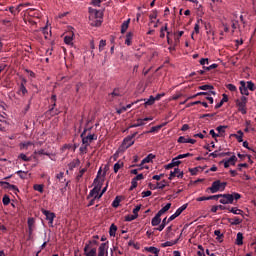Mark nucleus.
I'll return each instance as SVG.
<instances>
[{"instance_id": "nucleus-1", "label": "nucleus", "mask_w": 256, "mask_h": 256, "mask_svg": "<svg viewBox=\"0 0 256 256\" xmlns=\"http://www.w3.org/2000/svg\"><path fill=\"white\" fill-rule=\"evenodd\" d=\"M89 23L92 27H100L103 23V12L97 9L89 8Z\"/></svg>"}, {"instance_id": "nucleus-2", "label": "nucleus", "mask_w": 256, "mask_h": 256, "mask_svg": "<svg viewBox=\"0 0 256 256\" xmlns=\"http://www.w3.org/2000/svg\"><path fill=\"white\" fill-rule=\"evenodd\" d=\"M88 129L85 128L83 130V132L81 133L80 137L82 139V143L83 145H91V143H93V141H97V134H88L87 136H85V133H87Z\"/></svg>"}, {"instance_id": "nucleus-3", "label": "nucleus", "mask_w": 256, "mask_h": 256, "mask_svg": "<svg viewBox=\"0 0 256 256\" xmlns=\"http://www.w3.org/2000/svg\"><path fill=\"white\" fill-rule=\"evenodd\" d=\"M227 187V182H220L219 180H216L212 183L211 187H209V191L211 193H217L219 191H225V188Z\"/></svg>"}, {"instance_id": "nucleus-4", "label": "nucleus", "mask_w": 256, "mask_h": 256, "mask_svg": "<svg viewBox=\"0 0 256 256\" xmlns=\"http://www.w3.org/2000/svg\"><path fill=\"white\" fill-rule=\"evenodd\" d=\"M236 105L238 107V111L242 113V115H247V97L242 96L240 100H236Z\"/></svg>"}, {"instance_id": "nucleus-5", "label": "nucleus", "mask_w": 256, "mask_h": 256, "mask_svg": "<svg viewBox=\"0 0 256 256\" xmlns=\"http://www.w3.org/2000/svg\"><path fill=\"white\" fill-rule=\"evenodd\" d=\"M136 136H137V132L124 138L122 147L124 149H129V147H131L132 145L135 144V140H133V139H135Z\"/></svg>"}, {"instance_id": "nucleus-6", "label": "nucleus", "mask_w": 256, "mask_h": 256, "mask_svg": "<svg viewBox=\"0 0 256 256\" xmlns=\"http://www.w3.org/2000/svg\"><path fill=\"white\" fill-rule=\"evenodd\" d=\"M98 256H109V242L100 244L98 248Z\"/></svg>"}, {"instance_id": "nucleus-7", "label": "nucleus", "mask_w": 256, "mask_h": 256, "mask_svg": "<svg viewBox=\"0 0 256 256\" xmlns=\"http://www.w3.org/2000/svg\"><path fill=\"white\" fill-rule=\"evenodd\" d=\"M220 203L222 205H232L233 203V195L231 194H220Z\"/></svg>"}, {"instance_id": "nucleus-8", "label": "nucleus", "mask_w": 256, "mask_h": 256, "mask_svg": "<svg viewBox=\"0 0 256 256\" xmlns=\"http://www.w3.org/2000/svg\"><path fill=\"white\" fill-rule=\"evenodd\" d=\"M220 163H224L225 169H229V167H231V165L234 166L237 163V156L232 155L230 158L224 159Z\"/></svg>"}, {"instance_id": "nucleus-9", "label": "nucleus", "mask_w": 256, "mask_h": 256, "mask_svg": "<svg viewBox=\"0 0 256 256\" xmlns=\"http://www.w3.org/2000/svg\"><path fill=\"white\" fill-rule=\"evenodd\" d=\"M99 191H101V185H96L89 193V197H93V199H101V194H99Z\"/></svg>"}, {"instance_id": "nucleus-10", "label": "nucleus", "mask_w": 256, "mask_h": 256, "mask_svg": "<svg viewBox=\"0 0 256 256\" xmlns=\"http://www.w3.org/2000/svg\"><path fill=\"white\" fill-rule=\"evenodd\" d=\"M43 215H45L49 225L53 227V221L55 220V213L50 212L48 210H42Z\"/></svg>"}, {"instance_id": "nucleus-11", "label": "nucleus", "mask_w": 256, "mask_h": 256, "mask_svg": "<svg viewBox=\"0 0 256 256\" xmlns=\"http://www.w3.org/2000/svg\"><path fill=\"white\" fill-rule=\"evenodd\" d=\"M85 256H97V248H91L89 244H86L84 247Z\"/></svg>"}, {"instance_id": "nucleus-12", "label": "nucleus", "mask_w": 256, "mask_h": 256, "mask_svg": "<svg viewBox=\"0 0 256 256\" xmlns=\"http://www.w3.org/2000/svg\"><path fill=\"white\" fill-rule=\"evenodd\" d=\"M173 177H177L178 179H183V171L179 168H175L173 171L170 172V176L168 179H173Z\"/></svg>"}, {"instance_id": "nucleus-13", "label": "nucleus", "mask_w": 256, "mask_h": 256, "mask_svg": "<svg viewBox=\"0 0 256 256\" xmlns=\"http://www.w3.org/2000/svg\"><path fill=\"white\" fill-rule=\"evenodd\" d=\"M240 93L241 95H249V89L247 88V83L245 81H240Z\"/></svg>"}, {"instance_id": "nucleus-14", "label": "nucleus", "mask_w": 256, "mask_h": 256, "mask_svg": "<svg viewBox=\"0 0 256 256\" xmlns=\"http://www.w3.org/2000/svg\"><path fill=\"white\" fill-rule=\"evenodd\" d=\"M178 143H190L191 145H195V143H197V140L180 136L178 138Z\"/></svg>"}, {"instance_id": "nucleus-15", "label": "nucleus", "mask_w": 256, "mask_h": 256, "mask_svg": "<svg viewBox=\"0 0 256 256\" xmlns=\"http://www.w3.org/2000/svg\"><path fill=\"white\" fill-rule=\"evenodd\" d=\"M0 185H8L9 191H13V193H19V188L16 185L10 184L9 182H0Z\"/></svg>"}, {"instance_id": "nucleus-16", "label": "nucleus", "mask_w": 256, "mask_h": 256, "mask_svg": "<svg viewBox=\"0 0 256 256\" xmlns=\"http://www.w3.org/2000/svg\"><path fill=\"white\" fill-rule=\"evenodd\" d=\"M161 224V215L156 214L155 217L152 218L151 225L152 227H157V225Z\"/></svg>"}, {"instance_id": "nucleus-17", "label": "nucleus", "mask_w": 256, "mask_h": 256, "mask_svg": "<svg viewBox=\"0 0 256 256\" xmlns=\"http://www.w3.org/2000/svg\"><path fill=\"white\" fill-rule=\"evenodd\" d=\"M132 41H133V32H128L126 34L125 45H127L128 47H131Z\"/></svg>"}, {"instance_id": "nucleus-18", "label": "nucleus", "mask_w": 256, "mask_h": 256, "mask_svg": "<svg viewBox=\"0 0 256 256\" xmlns=\"http://www.w3.org/2000/svg\"><path fill=\"white\" fill-rule=\"evenodd\" d=\"M73 32L72 33H70L69 35H66L65 37H64V43L66 44V45H71V46H73Z\"/></svg>"}, {"instance_id": "nucleus-19", "label": "nucleus", "mask_w": 256, "mask_h": 256, "mask_svg": "<svg viewBox=\"0 0 256 256\" xmlns=\"http://www.w3.org/2000/svg\"><path fill=\"white\" fill-rule=\"evenodd\" d=\"M145 251H147L148 253H153L154 255H159V252L161 250H159V248L157 247L150 246V247H145Z\"/></svg>"}, {"instance_id": "nucleus-20", "label": "nucleus", "mask_w": 256, "mask_h": 256, "mask_svg": "<svg viewBox=\"0 0 256 256\" xmlns=\"http://www.w3.org/2000/svg\"><path fill=\"white\" fill-rule=\"evenodd\" d=\"M231 137H235L238 143H243V131L238 130L237 134H231Z\"/></svg>"}, {"instance_id": "nucleus-21", "label": "nucleus", "mask_w": 256, "mask_h": 256, "mask_svg": "<svg viewBox=\"0 0 256 256\" xmlns=\"http://www.w3.org/2000/svg\"><path fill=\"white\" fill-rule=\"evenodd\" d=\"M129 23H131V19H128L124 21L121 25V33L124 34L127 32V29H129Z\"/></svg>"}, {"instance_id": "nucleus-22", "label": "nucleus", "mask_w": 256, "mask_h": 256, "mask_svg": "<svg viewBox=\"0 0 256 256\" xmlns=\"http://www.w3.org/2000/svg\"><path fill=\"white\" fill-rule=\"evenodd\" d=\"M171 209V203H167L164 207H162L157 213L161 215H164V213H167Z\"/></svg>"}, {"instance_id": "nucleus-23", "label": "nucleus", "mask_w": 256, "mask_h": 256, "mask_svg": "<svg viewBox=\"0 0 256 256\" xmlns=\"http://www.w3.org/2000/svg\"><path fill=\"white\" fill-rule=\"evenodd\" d=\"M153 159H155V155H153V154H148L147 157H145V158L141 161V165H145V163H151V161H153Z\"/></svg>"}, {"instance_id": "nucleus-24", "label": "nucleus", "mask_w": 256, "mask_h": 256, "mask_svg": "<svg viewBox=\"0 0 256 256\" xmlns=\"http://www.w3.org/2000/svg\"><path fill=\"white\" fill-rule=\"evenodd\" d=\"M179 243V239H176L174 241H166L161 244V247H173V245H177Z\"/></svg>"}, {"instance_id": "nucleus-25", "label": "nucleus", "mask_w": 256, "mask_h": 256, "mask_svg": "<svg viewBox=\"0 0 256 256\" xmlns=\"http://www.w3.org/2000/svg\"><path fill=\"white\" fill-rule=\"evenodd\" d=\"M228 211H230V213H233V215H243V210L237 207L228 208Z\"/></svg>"}, {"instance_id": "nucleus-26", "label": "nucleus", "mask_w": 256, "mask_h": 256, "mask_svg": "<svg viewBox=\"0 0 256 256\" xmlns=\"http://www.w3.org/2000/svg\"><path fill=\"white\" fill-rule=\"evenodd\" d=\"M79 163H81L79 161V159H76V160H73L72 162H70L68 164V167H69L70 171H73V169H75V167H78Z\"/></svg>"}, {"instance_id": "nucleus-27", "label": "nucleus", "mask_w": 256, "mask_h": 256, "mask_svg": "<svg viewBox=\"0 0 256 256\" xmlns=\"http://www.w3.org/2000/svg\"><path fill=\"white\" fill-rule=\"evenodd\" d=\"M237 245L241 246L243 245V233L238 232L236 236V242Z\"/></svg>"}, {"instance_id": "nucleus-28", "label": "nucleus", "mask_w": 256, "mask_h": 256, "mask_svg": "<svg viewBox=\"0 0 256 256\" xmlns=\"http://www.w3.org/2000/svg\"><path fill=\"white\" fill-rule=\"evenodd\" d=\"M149 19V25H153V23H155V19H157V10L152 11V14H150Z\"/></svg>"}, {"instance_id": "nucleus-29", "label": "nucleus", "mask_w": 256, "mask_h": 256, "mask_svg": "<svg viewBox=\"0 0 256 256\" xmlns=\"http://www.w3.org/2000/svg\"><path fill=\"white\" fill-rule=\"evenodd\" d=\"M155 96L151 95L147 100H145L144 105L148 107L149 105H154L155 104Z\"/></svg>"}, {"instance_id": "nucleus-30", "label": "nucleus", "mask_w": 256, "mask_h": 256, "mask_svg": "<svg viewBox=\"0 0 256 256\" xmlns=\"http://www.w3.org/2000/svg\"><path fill=\"white\" fill-rule=\"evenodd\" d=\"M109 97L115 98V97H121V90L119 88H115L112 93L109 94Z\"/></svg>"}, {"instance_id": "nucleus-31", "label": "nucleus", "mask_w": 256, "mask_h": 256, "mask_svg": "<svg viewBox=\"0 0 256 256\" xmlns=\"http://www.w3.org/2000/svg\"><path fill=\"white\" fill-rule=\"evenodd\" d=\"M229 223L231 225H241V223H243V220L238 217H235L234 219H230Z\"/></svg>"}, {"instance_id": "nucleus-32", "label": "nucleus", "mask_w": 256, "mask_h": 256, "mask_svg": "<svg viewBox=\"0 0 256 256\" xmlns=\"http://www.w3.org/2000/svg\"><path fill=\"white\" fill-rule=\"evenodd\" d=\"M51 101H52V108H51L50 112L53 113L55 107L57 106V104H56L57 103V95L53 94L51 96Z\"/></svg>"}, {"instance_id": "nucleus-33", "label": "nucleus", "mask_w": 256, "mask_h": 256, "mask_svg": "<svg viewBox=\"0 0 256 256\" xmlns=\"http://www.w3.org/2000/svg\"><path fill=\"white\" fill-rule=\"evenodd\" d=\"M116 233H117V227L115 226V224H111L110 230H109L110 237H115Z\"/></svg>"}, {"instance_id": "nucleus-34", "label": "nucleus", "mask_w": 256, "mask_h": 256, "mask_svg": "<svg viewBox=\"0 0 256 256\" xmlns=\"http://www.w3.org/2000/svg\"><path fill=\"white\" fill-rule=\"evenodd\" d=\"M137 123L132 124L130 127L135 128V127H143L145 125V122H143V119L138 118Z\"/></svg>"}, {"instance_id": "nucleus-35", "label": "nucleus", "mask_w": 256, "mask_h": 256, "mask_svg": "<svg viewBox=\"0 0 256 256\" xmlns=\"http://www.w3.org/2000/svg\"><path fill=\"white\" fill-rule=\"evenodd\" d=\"M123 162L118 161L114 164V173H119V169H122Z\"/></svg>"}, {"instance_id": "nucleus-36", "label": "nucleus", "mask_w": 256, "mask_h": 256, "mask_svg": "<svg viewBox=\"0 0 256 256\" xmlns=\"http://www.w3.org/2000/svg\"><path fill=\"white\" fill-rule=\"evenodd\" d=\"M120 203H121V197L116 196V198L112 202V207H114V209H117V207H119Z\"/></svg>"}, {"instance_id": "nucleus-37", "label": "nucleus", "mask_w": 256, "mask_h": 256, "mask_svg": "<svg viewBox=\"0 0 256 256\" xmlns=\"http://www.w3.org/2000/svg\"><path fill=\"white\" fill-rule=\"evenodd\" d=\"M225 129H227V126H218L216 128V131H218L217 135L221 137L225 133Z\"/></svg>"}, {"instance_id": "nucleus-38", "label": "nucleus", "mask_w": 256, "mask_h": 256, "mask_svg": "<svg viewBox=\"0 0 256 256\" xmlns=\"http://www.w3.org/2000/svg\"><path fill=\"white\" fill-rule=\"evenodd\" d=\"M211 95H215V91H209V93H207V95L205 96V99H207V101H209V103L213 105V97H211Z\"/></svg>"}, {"instance_id": "nucleus-39", "label": "nucleus", "mask_w": 256, "mask_h": 256, "mask_svg": "<svg viewBox=\"0 0 256 256\" xmlns=\"http://www.w3.org/2000/svg\"><path fill=\"white\" fill-rule=\"evenodd\" d=\"M199 89L201 91H211L213 89V85L205 84V85L199 86Z\"/></svg>"}, {"instance_id": "nucleus-40", "label": "nucleus", "mask_w": 256, "mask_h": 256, "mask_svg": "<svg viewBox=\"0 0 256 256\" xmlns=\"http://www.w3.org/2000/svg\"><path fill=\"white\" fill-rule=\"evenodd\" d=\"M137 217H139V215L130 214V215L125 216V221H128V222L135 221V219H137Z\"/></svg>"}, {"instance_id": "nucleus-41", "label": "nucleus", "mask_w": 256, "mask_h": 256, "mask_svg": "<svg viewBox=\"0 0 256 256\" xmlns=\"http://www.w3.org/2000/svg\"><path fill=\"white\" fill-rule=\"evenodd\" d=\"M33 189L34 191H38V193H43V184H35Z\"/></svg>"}, {"instance_id": "nucleus-42", "label": "nucleus", "mask_w": 256, "mask_h": 256, "mask_svg": "<svg viewBox=\"0 0 256 256\" xmlns=\"http://www.w3.org/2000/svg\"><path fill=\"white\" fill-rule=\"evenodd\" d=\"M179 159L180 158L178 156H176L175 158L172 159V165L174 167H179V165H181V161Z\"/></svg>"}, {"instance_id": "nucleus-43", "label": "nucleus", "mask_w": 256, "mask_h": 256, "mask_svg": "<svg viewBox=\"0 0 256 256\" xmlns=\"http://www.w3.org/2000/svg\"><path fill=\"white\" fill-rule=\"evenodd\" d=\"M187 207H188V204H184V205H182L181 207H179V208L175 211V213H177L178 215H181V213H183V211H185V209H187Z\"/></svg>"}, {"instance_id": "nucleus-44", "label": "nucleus", "mask_w": 256, "mask_h": 256, "mask_svg": "<svg viewBox=\"0 0 256 256\" xmlns=\"http://www.w3.org/2000/svg\"><path fill=\"white\" fill-rule=\"evenodd\" d=\"M30 145H33V142L28 141V142H23L20 144V148L21 149H28V147H30Z\"/></svg>"}, {"instance_id": "nucleus-45", "label": "nucleus", "mask_w": 256, "mask_h": 256, "mask_svg": "<svg viewBox=\"0 0 256 256\" xmlns=\"http://www.w3.org/2000/svg\"><path fill=\"white\" fill-rule=\"evenodd\" d=\"M2 203L3 205H9V203H11V198H9L8 195H4L2 198Z\"/></svg>"}, {"instance_id": "nucleus-46", "label": "nucleus", "mask_w": 256, "mask_h": 256, "mask_svg": "<svg viewBox=\"0 0 256 256\" xmlns=\"http://www.w3.org/2000/svg\"><path fill=\"white\" fill-rule=\"evenodd\" d=\"M87 147H89V145L82 143L81 147L79 148L80 153L85 155V153H87Z\"/></svg>"}, {"instance_id": "nucleus-47", "label": "nucleus", "mask_w": 256, "mask_h": 256, "mask_svg": "<svg viewBox=\"0 0 256 256\" xmlns=\"http://www.w3.org/2000/svg\"><path fill=\"white\" fill-rule=\"evenodd\" d=\"M246 87L247 89H249V91H255V83H253L252 81H248Z\"/></svg>"}, {"instance_id": "nucleus-48", "label": "nucleus", "mask_w": 256, "mask_h": 256, "mask_svg": "<svg viewBox=\"0 0 256 256\" xmlns=\"http://www.w3.org/2000/svg\"><path fill=\"white\" fill-rule=\"evenodd\" d=\"M226 89H228V91H232L233 93H235V91H237V86L233 84H228L226 85Z\"/></svg>"}, {"instance_id": "nucleus-49", "label": "nucleus", "mask_w": 256, "mask_h": 256, "mask_svg": "<svg viewBox=\"0 0 256 256\" xmlns=\"http://www.w3.org/2000/svg\"><path fill=\"white\" fill-rule=\"evenodd\" d=\"M19 93H22V95H27V88L25 87V84L21 83Z\"/></svg>"}, {"instance_id": "nucleus-50", "label": "nucleus", "mask_w": 256, "mask_h": 256, "mask_svg": "<svg viewBox=\"0 0 256 256\" xmlns=\"http://www.w3.org/2000/svg\"><path fill=\"white\" fill-rule=\"evenodd\" d=\"M165 31H167V24H165L164 27H162L160 29V37H161V39L165 38Z\"/></svg>"}, {"instance_id": "nucleus-51", "label": "nucleus", "mask_w": 256, "mask_h": 256, "mask_svg": "<svg viewBox=\"0 0 256 256\" xmlns=\"http://www.w3.org/2000/svg\"><path fill=\"white\" fill-rule=\"evenodd\" d=\"M161 127H163V125L154 126L146 133H155V131H159V129H161Z\"/></svg>"}, {"instance_id": "nucleus-52", "label": "nucleus", "mask_w": 256, "mask_h": 256, "mask_svg": "<svg viewBox=\"0 0 256 256\" xmlns=\"http://www.w3.org/2000/svg\"><path fill=\"white\" fill-rule=\"evenodd\" d=\"M16 173H17V175H19L20 179H25L27 177V172H25V171L19 170Z\"/></svg>"}, {"instance_id": "nucleus-53", "label": "nucleus", "mask_w": 256, "mask_h": 256, "mask_svg": "<svg viewBox=\"0 0 256 256\" xmlns=\"http://www.w3.org/2000/svg\"><path fill=\"white\" fill-rule=\"evenodd\" d=\"M210 10L212 11V13H219V7L210 4Z\"/></svg>"}, {"instance_id": "nucleus-54", "label": "nucleus", "mask_w": 256, "mask_h": 256, "mask_svg": "<svg viewBox=\"0 0 256 256\" xmlns=\"http://www.w3.org/2000/svg\"><path fill=\"white\" fill-rule=\"evenodd\" d=\"M193 156V154H191V153H186V154H180V155H178L177 157H178V159H185V158H187V157H192Z\"/></svg>"}, {"instance_id": "nucleus-55", "label": "nucleus", "mask_w": 256, "mask_h": 256, "mask_svg": "<svg viewBox=\"0 0 256 256\" xmlns=\"http://www.w3.org/2000/svg\"><path fill=\"white\" fill-rule=\"evenodd\" d=\"M137 187V180H134V178L131 181L130 191H133V189H136Z\"/></svg>"}, {"instance_id": "nucleus-56", "label": "nucleus", "mask_w": 256, "mask_h": 256, "mask_svg": "<svg viewBox=\"0 0 256 256\" xmlns=\"http://www.w3.org/2000/svg\"><path fill=\"white\" fill-rule=\"evenodd\" d=\"M105 45H107V41H105V40H100V43H99V51H103V47H105Z\"/></svg>"}, {"instance_id": "nucleus-57", "label": "nucleus", "mask_w": 256, "mask_h": 256, "mask_svg": "<svg viewBox=\"0 0 256 256\" xmlns=\"http://www.w3.org/2000/svg\"><path fill=\"white\" fill-rule=\"evenodd\" d=\"M139 211H141V205L135 206L133 209V215H139Z\"/></svg>"}, {"instance_id": "nucleus-58", "label": "nucleus", "mask_w": 256, "mask_h": 256, "mask_svg": "<svg viewBox=\"0 0 256 256\" xmlns=\"http://www.w3.org/2000/svg\"><path fill=\"white\" fill-rule=\"evenodd\" d=\"M152 194H153V192H151V190L143 191V192H142V197H143V198H145V197H151Z\"/></svg>"}, {"instance_id": "nucleus-59", "label": "nucleus", "mask_w": 256, "mask_h": 256, "mask_svg": "<svg viewBox=\"0 0 256 256\" xmlns=\"http://www.w3.org/2000/svg\"><path fill=\"white\" fill-rule=\"evenodd\" d=\"M165 187H166V184H165V183L158 182V183H157V186L154 187V189H165Z\"/></svg>"}, {"instance_id": "nucleus-60", "label": "nucleus", "mask_w": 256, "mask_h": 256, "mask_svg": "<svg viewBox=\"0 0 256 256\" xmlns=\"http://www.w3.org/2000/svg\"><path fill=\"white\" fill-rule=\"evenodd\" d=\"M189 172L191 173V175H197V173H199V168H191L189 169Z\"/></svg>"}, {"instance_id": "nucleus-61", "label": "nucleus", "mask_w": 256, "mask_h": 256, "mask_svg": "<svg viewBox=\"0 0 256 256\" xmlns=\"http://www.w3.org/2000/svg\"><path fill=\"white\" fill-rule=\"evenodd\" d=\"M200 65H209V58L200 59Z\"/></svg>"}, {"instance_id": "nucleus-62", "label": "nucleus", "mask_w": 256, "mask_h": 256, "mask_svg": "<svg viewBox=\"0 0 256 256\" xmlns=\"http://www.w3.org/2000/svg\"><path fill=\"white\" fill-rule=\"evenodd\" d=\"M209 133L213 137V139H217V137H219V134L215 133L214 129H211Z\"/></svg>"}, {"instance_id": "nucleus-63", "label": "nucleus", "mask_w": 256, "mask_h": 256, "mask_svg": "<svg viewBox=\"0 0 256 256\" xmlns=\"http://www.w3.org/2000/svg\"><path fill=\"white\" fill-rule=\"evenodd\" d=\"M19 159H22V161H29V157H27V155H25V154H23V153H21V154L19 155Z\"/></svg>"}, {"instance_id": "nucleus-64", "label": "nucleus", "mask_w": 256, "mask_h": 256, "mask_svg": "<svg viewBox=\"0 0 256 256\" xmlns=\"http://www.w3.org/2000/svg\"><path fill=\"white\" fill-rule=\"evenodd\" d=\"M199 21L194 25V33L199 34Z\"/></svg>"}]
</instances>
